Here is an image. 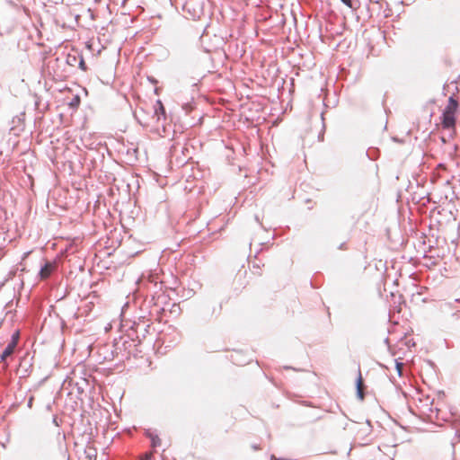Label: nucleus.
<instances>
[{
    "label": "nucleus",
    "mask_w": 460,
    "mask_h": 460,
    "mask_svg": "<svg viewBox=\"0 0 460 460\" xmlns=\"http://www.w3.org/2000/svg\"><path fill=\"white\" fill-rule=\"evenodd\" d=\"M323 114H324L323 112L321 113V118H322L323 121L324 120Z\"/></svg>",
    "instance_id": "obj_31"
},
{
    "label": "nucleus",
    "mask_w": 460,
    "mask_h": 460,
    "mask_svg": "<svg viewBox=\"0 0 460 460\" xmlns=\"http://www.w3.org/2000/svg\"><path fill=\"white\" fill-rule=\"evenodd\" d=\"M458 108H459L458 100L454 95H451V96H449V98L447 100V104L443 111H448L450 113L456 115V113L458 111Z\"/></svg>",
    "instance_id": "obj_10"
},
{
    "label": "nucleus",
    "mask_w": 460,
    "mask_h": 460,
    "mask_svg": "<svg viewBox=\"0 0 460 460\" xmlns=\"http://www.w3.org/2000/svg\"><path fill=\"white\" fill-rule=\"evenodd\" d=\"M155 94H158V88H155Z\"/></svg>",
    "instance_id": "obj_32"
},
{
    "label": "nucleus",
    "mask_w": 460,
    "mask_h": 460,
    "mask_svg": "<svg viewBox=\"0 0 460 460\" xmlns=\"http://www.w3.org/2000/svg\"><path fill=\"white\" fill-rule=\"evenodd\" d=\"M93 452H89L87 453V456L86 457L89 458L90 460L93 459V458H95L96 457V450L94 448H92L91 449Z\"/></svg>",
    "instance_id": "obj_19"
},
{
    "label": "nucleus",
    "mask_w": 460,
    "mask_h": 460,
    "mask_svg": "<svg viewBox=\"0 0 460 460\" xmlns=\"http://www.w3.org/2000/svg\"><path fill=\"white\" fill-rule=\"evenodd\" d=\"M367 157H368L370 160H375V159H376V156H375V155H372V153H371L370 149H368V150L367 151Z\"/></svg>",
    "instance_id": "obj_23"
},
{
    "label": "nucleus",
    "mask_w": 460,
    "mask_h": 460,
    "mask_svg": "<svg viewBox=\"0 0 460 460\" xmlns=\"http://www.w3.org/2000/svg\"><path fill=\"white\" fill-rule=\"evenodd\" d=\"M441 140H442L443 143H446V139H445L444 137H441Z\"/></svg>",
    "instance_id": "obj_33"
},
{
    "label": "nucleus",
    "mask_w": 460,
    "mask_h": 460,
    "mask_svg": "<svg viewBox=\"0 0 460 460\" xmlns=\"http://www.w3.org/2000/svg\"><path fill=\"white\" fill-rule=\"evenodd\" d=\"M142 460H150V456H146Z\"/></svg>",
    "instance_id": "obj_29"
},
{
    "label": "nucleus",
    "mask_w": 460,
    "mask_h": 460,
    "mask_svg": "<svg viewBox=\"0 0 460 460\" xmlns=\"http://www.w3.org/2000/svg\"><path fill=\"white\" fill-rule=\"evenodd\" d=\"M440 123L445 129H450L456 126V115L443 111L440 115Z\"/></svg>",
    "instance_id": "obj_6"
},
{
    "label": "nucleus",
    "mask_w": 460,
    "mask_h": 460,
    "mask_svg": "<svg viewBox=\"0 0 460 460\" xmlns=\"http://www.w3.org/2000/svg\"><path fill=\"white\" fill-rule=\"evenodd\" d=\"M222 312V303L205 300L196 312V320L200 324H208L217 320Z\"/></svg>",
    "instance_id": "obj_1"
},
{
    "label": "nucleus",
    "mask_w": 460,
    "mask_h": 460,
    "mask_svg": "<svg viewBox=\"0 0 460 460\" xmlns=\"http://www.w3.org/2000/svg\"><path fill=\"white\" fill-rule=\"evenodd\" d=\"M290 460H296V459H291V458H290Z\"/></svg>",
    "instance_id": "obj_34"
},
{
    "label": "nucleus",
    "mask_w": 460,
    "mask_h": 460,
    "mask_svg": "<svg viewBox=\"0 0 460 460\" xmlns=\"http://www.w3.org/2000/svg\"><path fill=\"white\" fill-rule=\"evenodd\" d=\"M144 435L146 438L150 440L151 447L155 449L161 446V439L155 429H146L144 431Z\"/></svg>",
    "instance_id": "obj_7"
},
{
    "label": "nucleus",
    "mask_w": 460,
    "mask_h": 460,
    "mask_svg": "<svg viewBox=\"0 0 460 460\" xmlns=\"http://www.w3.org/2000/svg\"><path fill=\"white\" fill-rule=\"evenodd\" d=\"M74 52L68 53L66 58V63L71 66H75L80 54L77 50H74Z\"/></svg>",
    "instance_id": "obj_12"
},
{
    "label": "nucleus",
    "mask_w": 460,
    "mask_h": 460,
    "mask_svg": "<svg viewBox=\"0 0 460 460\" xmlns=\"http://www.w3.org/2000/svg\"><path fill=\"white\" fill-rule=\"evenodd\" d=\"M367 425L371 428V422H370V420H367Z\"/></svg>",
    "instance_id": "obj_30"
},
{
    "label": "nucleus",
    "mask_w": 460,
    "mask_h": 460,
    "mask_svg": "<svg viewBox=\"0 0 460 460\" xmlns=\"http://www.w3.org/2000/svg\"><path fill=\"white\" fill-rule=\"evenodd\" d=\"M341 2L349 8L353 7V0H341Z\"/></svg>",
    "instance_id": "obj_20"
},
{
    "label": "nucleus",
    "mask_w": 460,
    "mask_h": 460,
    "mask_svg": "<svg viewBox=\"0 0 460 460\" xmlns=\"http://www.w3.org/2000/svg\"><path fill=\"white\" fill-rule=\"evenodd\" d=\"M33 98H34V108L36 111H38L40 113H43L44 112V110L48 107V104L46 105L45 108H41L40 107V104H41V97L39 96L37 93H34L33 94Z\"/></svg>",
    "instance_id": "obj_14"
},
{
    "label": "nucleus",
    "mask_w": 460,
    "mask_h": 460,
    "mask_svg": "<svg viewBox=\"0 0 460 460\" xmlns=\"http://www.w3.org/2000/svg\"><path fill=\"white\" fill-rule=\"evenodd\" d=\"M432 403H433V401H431V402H430V405H432ZM428 411L430 412V413H429V417L430 420H433V416H432V414H433L434 412H435V417H434V418H435L436 420H438V412H439V409H438V408H434V409H433L431 406H429V407L428 408Z\"/></svg>",
    "instance_id": "obj_16"
},
{
    "label": "nucleus",
    "mask_w": 460,
    "mask_h": 460,
    "mask_svg": "<svg viewBox=\"0 0 460 460\" xmlns=\"http://www.w3.org/2000/svg\"><path fill=\"white\" fill-rule=\"evenodd\" d=\"M395 362V369L398 373V375L401 376H402V362L400 360V358H397L394 360Z\"/></svg>",
    "instance_id": "obj_17"
},
{
    "label": "nucleus",
    "mask_w": 460,
    "mask_h": 460,
    "mask_svg": "<svg viewBox=\"0 0 460 460\" xmlns=\"http://www.w3.org/2000/svg\"><path fill=\"white\" fill-rule=\"evenodd\" d=\"M147 80L152 84H158V80L156 78H155L154 76L152 75H149L147 76Z\"/></svg>",
    "instance_id": "obj_21"
},
{
    "label": "nucleus",
    "mask_w": 460,
    "mask_h": 460,
    "mask_svg": "<svg viewBox=\"0 0 460 460\" xmlns=\"http://www.w3.org/2000/svg\"><path fill=\"white\" fill-rule=\"evenodd\" d=\"M344 247H345V243H342L340 244L339 249L341 250V249H344Z\"/></svg>",
    "instance_id": "obj_27"
},
{
    "label": "nucleus",
    "mask_w": 460,
    "mask_h": 460,
    "mask_svg": "<svg viewBox=\"0 0 460 460\" xmlns=\"http://www.w3.org/2000/svg\"><path fill=\"white\" fill-rule=\"evenodd\" d=\"M20 330H15L10 338L5 348L0 353V362L5 360L14 350L20 339Z\"/></svg>",
    "instance_id": "obj_4"
},
{
    "label": "nucleus",
    "mask_w": 460,
    "mask_h": 460,
    "mask_svg": "<svg viewBox=\"0 0 460 460\" xmlns=\"http://www.w3.org/2000/svg\"><path fill=\"white\" fill-rule=\"evenodd\" d=\"M155 116L156 117V120L160 121L161 119H166V111L164 103L161 100H156L155 104L154 106Z\"/></svg>",
    "instance_id": "obj_9"
},
{
    "label": "nucleus",
    "mask_w": 460,
    "mask_h": 460,
    "mask_svg": "<svg viewBox=\"0 0 460 460\" xmlns=\"http://www.w3.org/2000/svg\"><path fill=\"white\" fill-rule=\"evenodd\" d=\"M131 328L136 337L134 338L131 334H129L128 337H130L133 341L135 339L137 340V344H140L149 332L150 323H147L145 320H139L138 322H134Z\"/></svg>",
    "instance_id": "obj_2"
},
{
    "label": "nucleus",
    "mask_w": 460,
    "mask_h": 460,
    "mask_svg": "<svg viewBox=\"0 0 460 460\" xmlns=\"http://www.w3.org/2000/svg\"><path fill=\"white\" fill-rule=\"evenodd\" d=\"M81 103V98L78 94L74 95L71 101L68 102V106L70 109L75 111L79 108Z\"/></svg>",
    "instance_id": "obj_13"
},
{
    "label": "nucleus",
    "mask_w": 460,
    "mask_h": 460,
    "mask_svg": "<svg viewBox=\"0 0 460 460\" xmlns=\"http://www.w3.org/2000/svg\"><path fill=\"white\" fill-rule=\"evenodd\" d=\"M364 380L361 375L360 368L358 367V374L355 380V388H356V396L359 401H363L365 398V394L363 392Z\"/></svg>",
    "instance_id": "obj_8"
},
{
    "label": "nucleus",
    "mask_w": 460,
    "mask_h": 460,
    "mask_svg": "<svg viewBox=\"0 0 460 460\" xmlns=\"http://www.w3.org/2000/svg\"><path fill=\"white\" fill-rule=\"evenodd\" d=\"M182 9L190 15V18L192 20L199 19L200 15L203 13L202 3L197 2L195 0L185 2Z\"/></svg>",
    "instance_id": "obj_3"
},
{
    "label": "nucleus",
    "mask_w": 460,
    "mask_h": 460,
    "mask_svg": "<svg viewBox=\"0 0 460 460\" xmlns=\"http://www.w3.org/2000/svg\"><path fill=\"white\" fill-rule=\"evenodd\" d=\"M324 131H325V124H324V122H323V129H322V131L318 135V140L319 141H323Z\"/></svg>",
    "instance_id": "obj_18"
},
{
    "label": "nucleus",
    "mask_w": 460,
    "mask_h": 460,
    "mask_svg": "<svg viewBox=\"0 0 460 460\" xmlns=\"http://www.w3.org/2000/svg\"><path fill=\"white\" fill-rule=\"evenodd\" d=\"M76 64L82 71H87L88 66H86L83 55L81 53L79 54V58Z\"/></svg>",
    "instance_id": "obj_15"
},
{
    "label": "nucleus",
    "mask_w": 460,
    "mask_h": 460,
    "mask_svg": "<svg viewBox=\"0 0 460 460\" xmlns=\"http://www.w3.org/2000/svg\"><path fill=\"white\" fill-rule=\"evenodd\" d=\"M188 107H190V104L186 103V104L184 105V107H183V108H184L187 111H189V108H188Z\"/></svg>",
    "instance_id": "obj_26"
},
{
    "label": "nucleus",
    "mask_w": 460,
    "mask_h": 460,
    "mask_svg": "<svg viewBox=\"0 0 460 460\" xmlns=\"http://www.w3.org/2000/svg\"><path fill=\"white\" fill-rule=\"evenodd\" d=\"M52 423H53L55 426H59L58 421V417H57V416H54V417H53V419H52Z\"/></svg>",
    "instance_id": "obj_25"
},
{
    "label": "nucleus",
    "mask_w": 460,
    "mask_h": 460,
    "mask_svg": "<svg viewBox=\"0 0 460 460\" xmlns=\"http://www.w3.org/2000/svg\"><path fill=\"white\" fill-rule=\"evenodd\" d=\"M56 270V263L54 261H50L49 260H44V262L41 264L39 277L40 279H49L51 274Z\"/></svg>",
    "instance_id": "obj_5"
},
{
    "label": "nucleus",
    "mask_w": 460,
    "mask_h": 460,
    "mask_svg": "<svg viewBox=\"0 0 460 460\" xmlns=\"http://www.w3.org/2000/svg\"><path fill=\"white\" fill-rule=\"evenodd\" d=\"M25 111H22L19 115H16L12 119L13 125L11 129L20 127V130H23L24 127Z\"/></svg>",
    "instance_id": "obj_11"
},
{
    "label": "nucleus",
    "mask_w": 460,
    "mask_h": 460,
    "mask_svg": "<svg viewBox=\"0 0 460 460\" xmlns=\"http://www.w3.org/2000/svg\"><path fill=\"white\" fill-rule=\"evenodd\" d=\"M31 404H32V399L31 398V399L29 400V402H28V406H29V407H31Z\"/></svg>",
    "instance_id": "obj_28"
},
{
    "label": "nucleus",
    "mask_w": 460,
    "mask_h": 460,
    "mask_svg": "<svg viewBox=\"0 0 460 460\" xmlns=\"http://www.w3.org/2000/svg\"><path fill=\"white\" fill-rule=\"evenodd\" d=\"M270 460H290V458L278 457L275 455H270Z\"/></svg>",
    "instance_id": "obj_22"
},
{
    "label": "nucleus",
    "mask_w": 460,
    "mask_h": 460,
    "mask_svg": "<svg viewBox=\"0 0 460 460\" xmlns=\"http://www.w3.org/2000/svg\"><path fill=\"white\" fill-rule=\"evenodd\" d=\"M252 448L254 451H258V450H260V449H261L260 445H258V444H252Z\"/></svg>",
    "instance_id": "obj_24"
}]
</instances>
